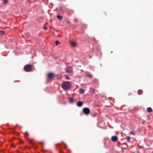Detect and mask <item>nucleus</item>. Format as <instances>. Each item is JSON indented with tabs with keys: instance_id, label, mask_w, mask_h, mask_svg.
I'll return each mask as SVG.
<instances>
[{
	"instance_id": "39448f33",
	"label": "nucleus",
	"mask_w": 153,
	"mask_h": 153,
	"mask_svg": "<svg viewBox=\"0 0 153 153\" xmlns=\"http://www.w3.org/2000/svg\"><path fill=\"white\" fill-rule=\"evenodd\" d=\"M66 72L69 73H71L73 72L72 68L70 67H67L66 70Z\"/></svg>"
},
{
	"instance_id": "9d476101",
	"label": "nucleus",
	"mask_w": 153,
	"mask_h": 153,
	"mask_svg": "<svg viewBox=\"0 0 153 153\" xmlns=\"http://www.w3.org/2000/svg\"><path fill=\"white\" fill-rule=\"evenodd\" d=\"M79 92L80 94H83L84 93V91L81 88H80L79 90Z\"/></svg>"
},
{
	"instance_id": "412c9836",
	"label": "nucleus",
	"mask_w": 153,
	"mask_h": 153,
	"mask_svg": "<svg viewBox=\"0 0 153 153\" xmlns=\"http://www.w3.org/2000/svg\"><path fill=\"white\" fill-rule=\"evenodd\" d=\"M44 29H45V30H46L47 29V27H44Z\"/></svg>"
},
{
	"instance_id": "a878e982",
	"label": "nucleus",
	"mask_w": 153,
	"mask_h": 153,
	"mask_svg": "<svg viewBox=\"0 0 153 153\" xmlns=\"http://www.w3.org/2000/svg\"><path fill=\"white\" fill-rule=\"evenodd\" d=\"M124 144H126V143H124Z\"/></svg>"
},
{
	"instance_id": "2eb2a0df",
	"label": "nucleus",
	"mask_w": 153,
	"mask_h": 153,
	"mask_svg": "<svg viewBox=\"0 0 153 153\" xmlns=\"http://www.w3.org/2000/svg\"><path fill=\"white\" fill-rule=\"evenodd\" d=\"M129 134H131L134 135L135 134V133L134 131H131L129 133Z\"/></svg>"
},
{
	"instance_id": "6ab92c4d",
	"label": "nucleus",
	"mask_w": 153,
	"mask_h": 153,
	"mask_svg": "<svg viewBox=\"0 0 153 153\" xmlns=\"http://www.w3.org/2000/svg\"><path fill=\"white\" fill-rule=\"evenodd\" d=\"M87 76L88 77H92L93 76V75L91 74H89L87 75Z\"/></svg>"
},
{
	"instance_id": "4be33fe9",
	"label": "nucleus",
	"mask_w": 153,
	"mask_h": 153,
	"mask_svg": "<svg viewBox=\"0 0 153 153\" xmlns=\"http://www.w3.org/2000/svg\"><path fill=\"white\" fill-rule=\"evenodd\" d=\"M25 133L26 134H27V135H28V134H27V132H25Z\"/></svg>"
},
{
	"instance_id": "bb28decb",
	"label": "nucleus",
	"mask_w": 153,
	"mask_h": 153,
	"mask_svg": "<svg viewBox=\"0 0 153 153\" xmlns=\"http://www.w3.org/2000/svg\"><path fill=\"white\" fill-rule=\"evenodd\" d=\"M60 153H62V152H60Z\"/></svg>"
},
{
	"instance_id": "423d86ee",
	"label": "nucleus",
	"mask_w": 153,
	"mask_h": 153,
	"mask_svg": "<svg viewBox=\"0 0 153 153\" xmlns=\"http://www.w3.org/2000/svg\"><path fill=\"white\" fill-rule=\"evenodd\" d=\"M117 137L116 136H113L111 138V140L114 142H115L117 140Z\"/></svg>"
},
{
	"instance_id": "f3484780",
	"label": "nucleus",
	"mask_w": 153,
	"mask_h": 153,
	"mask_svg": "<svg viewBox=\"0 0 153 153\" xmlns=\"http://www.w3.org/2000/svg\"><path fill=\"white\" fill-rule=\"evenodd\" d=\"M59 43H60L57 40L56 41L55 44H56V45L57 46L58 45Z\"/></svg>"
},
{
	"instance_id": "1a4fd4ad",
	"label": "nucleus",
	"mask_w": 153,
	"mask_h": 153,
	"mask_svg": "<svg viewBox=\"0 0 153 153\" xmlns=\"http://www.w3.org/2000/svg\"><path fill=\"white\" fill-rule=\"evenodd\" d=\"M147 110L148 112L150 113L152 111V108L150 107H148L147 109Z\"/></svg>"
},
{
	"instance_id": "b1692460",
	"label": "nucleus",
	"mask_w": 153,
	"mask_h": 153,
	"mask_svg": "<svg viewBox=\"0 0 153 153\" xmlns=\"http://www.w3.org/2000/svg\"><path fill=\"white\" fill-rule=\"evenodd\" d=\"M20 142L22 144V142L21 141H20Z\"/></svg>"
},
{
	"instance_id": "a211bd4d",
	"label": "nucleus",
	"mask_w": 153,
	"mask_h": 153,
	"mask_svg": "<svg viewBox=\"0 0 153 153\" xmlns=\"http://www.w3.org/2000/svg\"><path fill=\"white\" fill-rule=\"evenodd\" d=\"M65 78L67 79H69V77L68 75H65Z\"/></svg>"
},
{
	"instance_id": "5701e85b",
	"label": "nucleus",
	"mask_w": 153,
	"mask_h": 153,
	"mask_svg": "<svg viewBox=\"0 0 153 153\" xmlns=\"http://www.w3.org/2000/svg\"><path fill=\"white\" fill-rule=\"evenodd\" d=\"M30 142L31 143V141L30 140Z\"/></svg>"
},
{
	"instance_id": "4468645a",
	"label": "nucleus",
	"mask_w": 153,
	"mask_h": 153,
	"mask_svg": "<svg viewBox=\"0 0 153 153\" xmlns=\"http://www.w3.org/2000/svg\"><path fill=\"white\" fill-rule=\"evenodd\" d=\"M4 32L3 30H1L0 31V35H2L4 34Z\"/></svg>"
},
{
	"instance_id": "aec40b11",
	"label": "nucleus",
	"mask_w": 153,
	"mask_h": 153,
	"mask_svg": "<svg viewBox=\"0 0 153 153\" xmlns=\"http://www.w3.org/2000/svg\"><path fill=\"white\" fill-rule=\"evenodd\" d=\"M66 22L68 23H69L70 22V21H66Z\"/></svg>"
},
{
	"instance_id": "ddd939ff",
	"label": "nucleus",
	"mask_w": 153,
	"mask_h": 153,
	"mask_svg": "<svg viewBox=\"0 0 153 153\" xmlns=\"http://www.w3.org/2000/svg\"><path fill=\"white\" fill-rule=\"evenodd\" d=\"M8 0H4L3 1V3L4 4H6L8 2Z\"/></svg>"
},
{
	"instance_id": "f8f14e48",
	"label": "nucleus",
	"mask_w": 153,
	"mask_h": 153,
	"mask_svg": "<svg viewBox=\"0 0 153 153\" xmlns=\"http://www.w3.org/2000/svg\"><path fill=\"white\" fill-rule=\"evenodd\" d=\"M69 101L71 103H73L74 101V100L73 98H70L69 99Z\"/></svg>"
},
{
	"instance_id": "9b49d317",
	"label": "nucleus",
	"mask_w": 153,
	"mask_h": 153,
	"mask_svg": "<svg viewBox=\"0 0 153 153\" xmlns=\"http://www.w3.org/2000/svg\"><path fill=\"white\" fill-rule=\"evenodd\" d=\"M57 17L58 19L60 21H61L62 19V17L61 16H60L59 15L57 16Z\"/></svg>"
},
{
	"instance_id": "20e7f679",
	"label": "nucleus",
	"mask_w": 153,
	"mask_h": 153,
	"mask_svg": "<svg viewBox=\"0 0 153 153\" xmlns=\"http://www.w3.org/2000/svg\"><path fill=\"white\" fill-rule=\"evenodd\" d=\"M54 76V74L52 73H49L47 75L48 78L51 79H52Z\"/></svg>"
},
{
	"instance_id": "6e6552de",
	"label": "nucleus",
	"mask_w": 153,
	"mask_h": 153,
	"mask_svg": "<svg viewBox=\"0 0 153 153\" xmlns=\"http://www.w3.org/2000/svg\"><path fill=\"white\" fill-rule=\"evenodd\" d=\"M83 102L81 101H79L77 102V105L79 107H81L82 105Z\"/></svg>"
},
{
	"instance_id": "f257e3e1",
	"label": "nucleus",
	"mask_w": 153,
	"mask_h": 153,
	"mask_svg": "<svg viewBox=\"0 0 153 153\" xmlns=\"http://www.w3.org/2000/svg\"><path fill=\"white\" fill-rule=\"evenodd\" d=\"M71 83L69 82H65L62 85V88L63 89L67 90L71 87Z\"/></svg>"
},
{
	"instance_id": "7ed1b4c3",
	"label": "nucleus",
	"mask_w": 153,
	"mask_h": 153,
	"mask_svg": "<svg viewBox=\"0 0 153 153\" xmlns=\"http://www.w3.org/2000/svg\"><path fill=\"white\" fill-rule=\"evenodd\" d=\"M82 111L84 114L86 115H88L90 113V110L89 108L85 107L83 109Z\"/></svg>"
},
{
	"instance_id": "f03ea898",
	"label": "nucleus",
	"mask_w": 153,
	"mask_h": 153,
	"mask_svg": "<svg viewBox=\"0 0 153 153\" xmlns=\"http://www.w3.org/2000/svg\"><path fill=\"white\" fill-rule=\"evenodd\" d=\"M24 70L26 72H30L32 71V66L29 65H27L24 67Z\"/></svg>"
},
{
	"instance_id": "dca6fc26",
	"label": "nucleus",
	"mask_w": 153,
	"mask_h": 153,
	"mask_svg": "<svg viewBox=\"0 0 153 153\" xmlns=\"http://www.w3.org/2000/svg\"><path fill=\"white\" fill-rule=\"evenodd\" d=\"M130 137L128 136L126 137V139L127 140V141L129 142L130 141Z\"/></svg>"
},
{
	"instance_id": "0eeeda50",
	"label": "nucleus",
	"mask_w": 153,
	"mask_h": 153,
	"mask_svg": "<svg viewBox=\"0 0 153 153\" xmlns=\"http://www.w3.org/2000/svg\"><path fill=\"white\" fill-rule=\"evenodd\" d=\"M71 45L74 47H76L77 45L76 43L74 41H71Z\"/></svg>"
},
{
	"instance_id": "393cba45",
	"label": "nucleus",
	"mask_w": 153,
	"mask_h": 153,
	"mask_svg": "<svg viewBox=\"0 0 153 153\" xmlns=\"http://www.w3.org/2000/svg\"><path fill=\"white\" fill-rule=\"evenodd\" d=\"M94 40H95V38H94Z\"/></svg>"
}]
</instances>
